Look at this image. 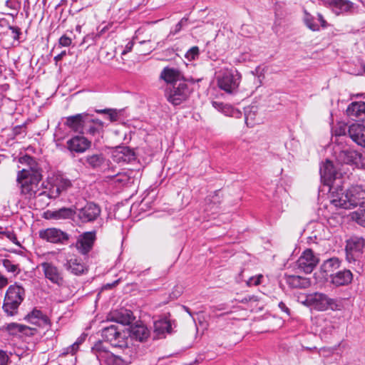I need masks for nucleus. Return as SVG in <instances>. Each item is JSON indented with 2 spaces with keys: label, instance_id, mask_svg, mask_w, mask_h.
I'll return each mask as SVG.
<instances>
[{
  "label": "nucleus",
  "instance_id": "obj_1",
  "mask_svg": "<svg viewBox=\"0 0 365 365\" xmlns=\"http://www.w3.org/2000/svg\"><path fill=\"white\" fill-rule=\"evenodd\" d=\"M20 163L28 165V168H23L17 174L21 195L26 199H31L40 191L39 182L42 178L41 170L34 158L31 156L25 155L20 159Z\"/></svg>",
  "mask_w": 365,
  "mask_h": 365
},
{
  "label": "nucleus",
  "instance_id": "obj_2",
  "mask_svg": "<svg viewBox=\"0 0 365 365\" xmlns=\"http://www.w3.org/2000/svg\"><path fill=\"white\" fill-rule=\"evenodd\" d=\"M330 202L336 207L343 209L365 207V186H351L346 192L341 188L331 191Z\"/></svg>",
  "mask_w": 365,
  "mask_h": 365
},
{
  "label": "nucleus",
  "instance_id": "obj_3",
  "mask_svg": "<svg viewBox=\"0 0 365 365\" xmlns=\"http://www.w3.org/2000/svg\"><path fill=\"white\" fill-rule=\"evenodd\" d=\"M24 297L25 289L22 286L16 283L10 285L5 294L3 309L9 316L16 314Z\"/></svg>",
  "mask_w": 365,
  "mask_h": 365
},
{
  "label": "nucleus",
  "instance_id": "obj_4",
  "mask_svg": "<svg viewBox=\"0 0 365 365\" xmlns=\"http://www.w3.org/2000/svg\"><path fill=\"white\" fill-rule=\"evenodd\" d=\"M91 352L95 355L97 365H127L131 362L136 356H130L131 359L127 360L115 355L108 351L102 341H98L91 349Z\"/></svg>",
  "mask_w": 365,
  "mask_h": 365
},
{
  "label": "nucleus",
  "instance_id": "obj_5",
  "mask_svg": "<svg viewBox=\"0 0 365 365\" xmlns=\"http://www.w3.org/2000/svg\"><path fill=\"white\" fill-rule=\"evenodd\" d=\"M302 304L311 307L318 311H326L329 309L334 311L341 309V303L336 299L329 297L321 292H314L305 296Z\"/></svg>",
  "mask_w": 365,
  "mask_h": 365
},
{
  "label": "nucleus",
  "instance_id": "obj_6",
  "mask_svg": "<svg viewBox=\"0 0 365 365\" xmlns=\"http://www.w3.org/2000/svg\"><path fill=\"white\" fill-rule=\"evenodd\" d=\"M101 336L114 347L126 348L128 346V338L126 332L119 330L118 327L115 324L103 327Z\"/></svg>",
  "mask_w": 365,
  "mask_h": 365
},
{
  "label": "nucleus",
  "instance_id": "obj_7",
  "mask_svg": "<svg viewBox=\"0 0 365 365\" xmlns=\"http://www.w3.org/2000/svg\"><path fill=\"white\" fill-rule=\"evenodd\" d=\"M73 187L71 181L63 176H56L51 184L49 191L42 192L39 194L40 197H46V200L44 205H49L51 199H56L60 195L66 193Z\"/></svg>",
  "mask_w": 365,
  "mask_h": 365
},
{
  "label": "nucleus",
  "instance_id": "obj_8",
  "mask_svg": "<svg viewBox=\"0 0 365 365\" xmlns=\"http://www.w3.org/2000/svg\"><path fill=\"white\" fill-rule=\"evenodd\" d=\"M190 93L187 83L180 81L166 89L165 97L168 102L174 106H178L188 98Z\"/></svg>",
  "mask_w": 365,
  "mask_h": 365
},
{
  "label": "nucleus",
  "instance_id": "obj_9",
  "mask_svg": "<svg viewBox=\"0 0 365 365\" xmlns=\"http://www.w3.org/2000/svg\"><path fill=\"white\" fill-rule=\"evenodd\" d=\"M241 75L237 71H225L217 78V85L221 90L227 93H234L237 91Z\"/></svg>",
  "mask_w": 365,
  "mask_h": 365
},
{
  "label": "nucleus",
  "instance_id": "obj_10",
  "mask_svg": "<svg viewBox=\"0 0 365 365\" xmlns=\"http://www.w3.org/2000/svg\"><path fill=\"white\" fill-rule=\"evenodd\" d=\"M362 153L353 149H344L336 152V160L340 164L354 165L358 168H365V165L361 162Z\"/></svg>",
  "mask_w": 365,
  "mask_h": 365
},
{
  "label": "nucleus",
  "instance_id": "obj_11",
  "mask_svg": "<svg viewBox=\"0 0 365 365\" xmlns=\"http://www.w3.org/2000/svg\"><path fill=\"white\" fill-rule=\"evenodd\" d=\"M39 237L52 243H67L69 240V235L65 232L57 228H48L40 230Z\"/></svg>",
  "mask_w": 365,
  "mask_h": 365
},
{
  "label": "nucleus",
  "instance_id": "obj_12",
  "mask_svg": "<svg viewBox=\"0 0 365 365\" xmlns=\"http://www.w3.org/2000/svg\"><path fill=\"white\" fill-rule=\"evenodd\" d=\"M40 266L43 269L45 277L51 283L58 286H61L63 284V274L57 267L48 262H42Z\"/></svg>",
  "mask_w": 365,
  "mask_h": 365
},
{
  "label": "nucleus",
  "instance_id": "obj_13",
  "mask_svg": "<svg viewBox=\"0 0 365 365\" xmlns=\"http://www.w3.org/2000/svg\"><path fill=\"white\" fill-rule=\"evenodd\" d=\"M64 268L75 275H81L88 272V266L81 257L71 256L63 263Z\"/></svg>",
  "mask_w": 365,
  "mask_h": 365
},
{
  "label": "nucleus",
  "instance_id": "obj_14",
  "mask_svg": "<svg viewBox=\"0 0 365 365\" xmlns=\"http://www.w3.org/2000/svg\"><path fill=\"white\" fill-rule=\"evenodd\" d=\"M308 229L312 230L311 235L307 237V242L318 244L328 237L327 229L324 225L319 222H311Z\"/></svg>",
  "mask_w": 365,
  "mask_h": 365
},
{
  "label": "nucleus",
  "instance_id": "obj_15",
  "mask_svg": "<svg viewBox=\"0 0 365 365\" xmlns=\"http://www.w3.org/2000/svg\"><path fill=\"white\" fill-rule=\"evenodd\" d=\"M96 232H85L77 237L74 247L78 251H91L93 250L96 241Z\"/></svg>",
  "mask_w": 365,
  "mask_h": 365
},
{
  "label": "nucleus",
  "instance_id": "obj_16",
  "mask_svg": "<svg viewBox=\"0 0 365 365\" xmlns=\"http://www.w3.org/2000/svg\"><path fill=\"white\" fill-rule=\"evenodd\" d=\"M319 262L314 252H302L297 261V267L304 273H311Z\"/></svg>",
  "mask_w": 365,
  "mask_h": 365
},
{
  "label": "nucleus",
  "instance_id": "obj_17",
  "mask_svg": "<svg viewBox=\"0 0 365 365\" xmlns=\"http://www.w3.org/2000/svg\"><path fill=\"white\" fill-rule=\"evenodd\" d=\"M91 145V141L83 135H76L66 142V148L71 153H82Z\"/></svg>",
  "mask_w": 365,
  "mask_h": 365
},
{
  "label": "nucleus",
  "instance_id": "obj_18",
  "mask_svg": "<svg viewBox=\"0 0 365 365\" xmlns=\"http://www.w3.org/2000/svg\"><path fill=\"white\" fill-rule=\"evenodd\" d=\"M101 214V208L93 202H88L86 205L78 210V217L82 222H93L97 219Z\"/></svg>",
  "mask_w": 365,
  "mask_h": 365
},
{
  "label": "nucleus",
  "instance_id": "obj_19",
  "mask_svg": "<svg viewBox=\"0 0 365 365\" xmlns=\"http://www.w3.org/2000/svg\"><path fill=\"white\" fill-rule=\"evenodd\" d=\"M348 135L358 146L365 148V125L352 123L348 127Z\"/></svg>",
  "mask_w": 365,
  "mask_h": 365
},
{
  "label": "nucleus",
  "instance_id": "obj_20",
  "mask_svg": "<svg viewBox=\"0 0 365 365\" xmlns=\"http://www.w3.org/2000/svg\"><path fill=\"white\" fill-rule=\"evenodd\" d=\"M88 113H83L66 118L64 124L76 133H82L84 125L88 122Z\"/></svg>",
  "mask_w": 365,
  "mask_h": 365
},
{
  "label": "nucleus",
  "instance_id": "obj_21",
  "mask_svg": "<svg viewBox=\"0 0 365 365\" xmlns=\"http://www.w3.org/2000/svg\"><path fill=\"white\" fill-rule=\"evenodd\" d=\"M333 11L336 14H354L357 11L358 6L349 0H330Z\"/></svg>",
  "mask_w": 365,
  "mask_h": 365
},
{
  "label": "nucleus",
  "instance_id": "obj_22",
  "mask_svg": "<svg viewBox=\"0 0 365 365\" xmlns=\"http://www.w3.org/2000/svg\"><path fill=\"white\" fill-rule=\"evenodd\" d=\"M320 175L325 185L330 186V190H332L333 187L331 183L335 180L337 175L336 170L334 167L333 163L327 160L325 163L320 167Z\"/></svg>",
  "mask_w": 365,
  "mask_h": 365
},
{
  "label": "nucleus",
  "instance_id": "obj_23",
  "mask_svg": "<svg viewBox=\"0 0 365 365\" xmlns=\"http://www.w3.org/2000/svg\"><path fill=\"white\" fill-rule=\"evenodd\" d=\"M112 158L118 163H128L135 160V154L129 147H119L113 153Z\"/></svg>",
  "mask_w": 365,
  "mask_h": 365
},
{
  "label": "nucleus",
  "instance_id": "obj_24",
  "mask_svg": "<svg viewBox=\"0 0 365 365\" xmlns=\"http://www.w3.org/2000/svg\"><path fill=\"white\" fill-rule=\"evenodd\" d=\"M347 115L354 120H365V102H352L346 109Z\"/></svg>",
  "mask_w": 365,
  "mask_h": 365
},
{
  "label": "nucleus",
  "instance_id": "obj_25",
  "mask_svg": "<svg viewBox=\"0 0 365 365\" xmlns=\"http://www.w3.org/2000/svg\"><path fill=\"white\" fill-rule=\"evenodd\" d=\"M127 336H129L131 339H134L138 341H144L150 336V331L148 327L143 324H135L131 326Z\"/></svg>",
  "mask_w": 365,
  "mask_h": 365
},
{
  "label": "nucleus",
  "instance_id": "obj_26",
  "mask_svg": "<svg viewBox=\"0 0 365 365\" xmlns=\"http://www.w3.org/2000/svg\"><path fill=\"white\" fill-rule=\"evenodd\" d=\"M331 282L336 287L345 286L351 282L352 273L349 269H344L331 274Z\"/></svg>",
  "mask_w": 365,
  "mask_h": 365
},
{
  "label": "nucleus",
  "instance_id": "obj_27",
  "mask_svg": "<svg viewBox=\"0 0 365 365\" xmlns=\"http://www.w3.org/2000/svg\"><path fill=\"white\" fill-rule=\"evenodd\" d=\"M26 319L31 324H36L38 327H45L50 324L48 317L44 314L41 311L34 309L32 312L29 313Z\"/></svg>",
  "mask_w": 365,
  "mask_h": 365
},
{
  "label": "nucleus",
  "instance_id": "obj_28",
  "mask_svg": "<svg viewBox=\"0 0 365 365\" xmlns=\"http://www.w3.org/2000/svg\"><path fill=\"white\" fill-rule=\"evenodd\" d=\"M285 281L289 287L293 289H307L311 285L309 278L298 275H287L285 277Z\"/></svg>",
  "mask_w": 365,
  "mask_h": 365
},
{
  "label": "nucleus",
  "instance_id": "obj_29",
  "mask_svg": "<svg viewBox=\"0 0 365 365\" xmlns=\"http://www.w3.org/2000/svg\"><path fill=\"white\" fill-rule=\"evenodd\" d=\"M76 215V211L72 207H61L54 211H48L46 218L53 220L72 219Z\"/></svg>",
  "mask_w": 365,
  "mask_h": 365
},
{
  "label": "nucleus",
  "instance_id": "obj_30",
  "mask_svg": "<svg viewBox=\"0 0 365 365\" xmlns=\"http://www.w3.org/2000/svg\"><path fill=\"white\" fill-rule=\"evenodd\" d=\"M103 123L99 119L91 118L90 115H88V122L85 123L84 128L81 134H87L95 135L100 133L103 130Z\"/></svg>",
  "mask_w": 365,
  "mask_h": 365
},
{
  "label": "nucleus",
  "instance_id": "obj_31",
  "mask_svg": "<svg viewBox=\"0 0 365 365\" xmlns=\"http://www.w3.org/2000/svg\"><path fill=\"white\" fill-rule=\"evenodd\" d=\"M160 78L167 83L173 86L180 81L181 73L177 68L165 67L160 73Z\"/></svg>",
  "mask_w": 365,
  "mask_h": 365
},
{
  "label": "nucleus",
  "instance_id": "obj_32",
  "mask_svg": "<svg viewBox=\"0 0 365 365\" xmlns=\"http://www.w3.org/2000/svg\"><path fill=\"white\" fill-rule=\"evenodd\" d=\"M80 161L84 165H88L89 167L95 169L101 167L104 161L105 158L103 153H95L88 155L83 158H81Z\"/></svg>",
  "mask_w": 365,
  "mask_h": 365
},
{
  "label": "nucleus",
  "instance_id": "obj_33",
  "mask_svg": "<svg viewBox=\"0 0 365 365\" xmlns=\"http://www.w3.org/2000/svg\"><path fill=\"white\" fill-rule=\"evenodd\" d=\"M171 331L172 324L168 319L163 318L154 322V331L158 336H163L165 333H170Z\"/></svg>",
  "mask_w": 365,
  "mask_h": 365
},
{
  "label": "nucleus",
  "instance_id": "obj_34",
  "mask_svg": "<svg viewBox=\"0 0 365 365\" xmlns=\"http://www.w3.org/2000/svg\"><path fill=\"white\" fill-rule=\"evenodd\" d=\"M346 242L345 251H362L365 249V240L362 237H352Z\"/></svg>",
  "mask_w": 365,
  "mask_h": 365
},
{
  "label": "nucleus",
  "instance_id": "obj_35",
  "mask_svg": "<svg viewBox=\"0 0 365 365\" xmlns=\"http://www.w3.org/2000/svg\"><path fill=\"white\" fill-rule=\"evenodd\" d=\"M132 319L131 312H128L127 310L124 311H115L111 314V320L115 321L118 324H128L130 323Z\"/></svg>",
  "mask_w": 365,
  "mask_h": 365
},
{
  "label": "nucleus",
  "instance_id": "obj_36",
  "mask_svg": "<svg viewBox=\"0 0 365 365\" xmlns=\"http://www.w3.org/2000/svg\"><path fill=\"white\" fill-rule=\"evenodd\" d=\"M339 266L340 262L339 259L336 257H332L324 262L321 267V269L325 273H329L339 268Z\"/></svg>",
  "mask_w": 365,
  "mask_h": 365
},
{
  "label": "nucleus",
  "instance_id": "obj_37",
  "mask_svg": "<svg viewBox=\"0 0 365 365\" xmlns=\"http://www.w3.org/2000/svg\"><path fill=\"white\" fill-rule=\"evenodd\" d=\"M304 22L305 25L311 30L315 31L319 30V25L315 22V19L307 11L304 14Z\"/></svg>",
  "mask_w": 365,
  "mask_h": 365
},
{
  "label": "nucleus",
  "instance_id": "obj_38",
  "mask_svg": "<svg viewBox=\"0 0 365 365\" xmlns=\"http://www.w3.org/2000/svg\"><path fill=\"white\" fill-rule=\"evenodd\" d=\"M212 106L215 108H216L218 110L222 111L223 113H225L226 115H232L234 113V108L228 105L225 104L221 102L217 101H212Z\"/></svg>",
  "mask_w": 365,
  "mask_h": 365
},
{
  "label": "nucleus",
  "instance_id": "obj_39",
  "mask_svg": "<svg viewBox=\"0 0 365 365\" xmlns=\"http://www.w3.org/2000/svg\"><path fill=\"white\" fill-rule=\"evenodd\" d=\"M96 112L99 114H107L108 115L109 120L111 122L117 121L118 120V112L116 109H96Z\"/></svg>",
  "mask_w": 365,
  "mask_h": 365
},
{
  "label": "nucleus",
  "instance_id": "obj_40",
  "mask_svg": "<svg viewBox=\"0 0 365 365\" xmlns=\"http://www.w3.org/2000/svg\"><path fill=\"white\" fill-rule=\"evenodd\" d=\"M22 325L17 323H9L6 325V329L11 335L19 336L20 337L22 331Z\"/></svg>",
  "mask_w": 365,
  "mask_h": 365
},
{
  "label": "nucleus",
  "instance_id": "obj_41",
  "mask_svg": "<svg viewBox=\"0 0 365 365\" xmlns=\"http://www.w3.org/2000/svg\"><path fill=\"white\" fill-rule=\"evenodd\" d=\"M351 217L359 225L365 227V210H361L353 212Z\"/></svg>",
  "mask_w": 365,
  "mask_h": 365
},
{
  "label": "nucleus",
  "instance_id": "obj_42",
  "mask_svg": "<svg viewBox=\"0 0 365 365\" xmlns=\"http://www.w3.org/2000/svg\"><path fill=\"white\" fill-rule=\"evenodd\" d=\"M239 277H240L241 280H243L242 273H240ZM262 278V275L259 274L257 276L250 277L247 280L244 279V281L246 282V284L248 287L257 286L261 283Z\"/></svg>",
  "mask_w": 365,
  "mask_h": 365
},
{
  "label": "nucleus",
  "instance_id": "obj_43",
  "mask_svg": "<svg viewBox=\"0 0 365 365\" xmlns=\"http://www.w3.org/2000/svg\"><path fill=\"white\" fill-rule=\"evenodd\" d=\"M4 267L6 269L12 273H19V268L18 264H13L9 259H5L2 261Z\"/></svg>",
  "mask_w": 365,
  "mask_h": 365
},
{
  "label": "nucleus",
  "instance_id": "obj_44",
  "mask_svg": "<svg viewBox=\"0 0 365 365\" xmlns=\"http://www.w3.org/2000/svg\"><path fill=\"white\" fill-rule=\"evenodd\" d=\"M199 56V48L197 46H192L185 53V58L189 61L195 60Z\"/></svg>",
  "mask_w": 365,
  "mask_h": 365
},
{
  "label": "nucleus",
  "instance_id": "obj_45",
  "mask_svg": "<svg viewBox=\"0 0 365 365\" xmlns=\"http://www.w3.org/2000/svg\"><path fill=\"white\" fill-rule=\"evenodd\" d=\"M37 332V329L35 328H31L26 325H22V331L21 333L20 337L23 336H32L35 335Z\"/></svg>",
  "mask_w": 365,
  "mask_h": 365
},
{
  "label": "nucleus",
  "instance_id": "obj_46",
  "mask_svg": "<svg viewBox=\"0 0 365 365\" xmlns=\"http://www.w3.org/2000/svg\"><path fill=\"white\" fill-rule=\"evenodd\" d=\"M59 45L61 46H69L72 43V39L66 35H63L58 41Z\"/></svg>",
  "mask_w": 365,
  "mask_h": 365
},
{
  "label": "nucleus",
  "instance_id": "obj_47",
  "mask_svg": "<svg viewBox=\"0 0 365 365\" xmlns=\"http://www.w3.org/2000/svg\"><path fill=\"white\" fill-rule=\"evenodd\" d=\"M187 19L186 18H182L175 26V29L172 31H170V34H172L173 35H175L177 33H178L181 29H182V27L185 25V24L187 22Z\"/></svg>",
  "mask_w": 365,
  "mask_h": 365
},
{
  "label": "nucleus",
  "instance_id": "obj_48",
  "mask_svg": "<svg viewBox=\"0 0 365 365\" xmlns=\"http://www.w3.org/2000/svg\"><path fill=\"white\" fill-rule=\"evenodd\" d=\"M9 29L11 31L13 38L14 40H19V35L21 34L20 29L19 27L9 26Z\"/></svg>",
  "mask_w": 365,
  "mask_h": 365
},
{
  "label": "nucleus",
  "instance_id": "obj_49",
  "mask_svg": "<svg viewBox=\"0 0 365 365\" xmlns=\"http://www.w3.org/2000/svg\"><path fill=\"white\" fill-rule=\"evenodd\" d=\"M9 356L6 353L0 349V365H7Z\"/></svg>",
  "mask_w": 365,
  "mask_h": 365
},
{
  "label": "nucleus",
  "instance_id": "obj_50",
  "mask_svg": "<svg viewBox=\"0 0 365 365\" xmlns=\"http://www.w3.org/2000/svg\"><path fill=\"white\" fill-rule=\"evenodd\" d=\"M78 348V344L77 343H74L73 344L67 348L66 354L71 353L73 354L77 351Z\"/></svg>",
  "mask_w": 365,
  "mask_h": 365
},
{
  "label": "nucleus",
  "instance_id": "obj_51",
  "mask_svg": "<svg viewBox=\"0 0 365 365\" xmlns=\"http://www.w3.org/2000/svg\"><path fill=\"white\" fill-rule=\"evenodd\" d=\"M45 192L44 190H41L37 192V194H36V196L35 197L36 198V201L37 202H41V206H47L48 205H44V202L46 200V197H40L39 196V194H41V192Z\"/></svg>",
  "mask_w": 365,
  "mask_h": 365
},
{
  "label": "nucleus",
  "instance_id": "obj_52",
  "mask_svg": "<svg viewBox=\"0 0 365 365\" xmlns=\"http://www.w3.org/2000/svg\"><path fill=\"white\" fill-rule=\"evenodd\" d=\"M278 307L282 312H285L287 315L290 314L289 309L286 306V304L284 302H280L278 304Z\"/></svg>",
  "mask_w": 365,
  "mask_h": 365
},
{
  "label": "nucleus",
  "instance_id": "obj_53",
  "mask_svg": "<svg viewBox=\"0 0 365 365\" xmlns=\"http://www.w3.org/2000/svg\"><path fill=\"white\" fill-rule=\"evenodd\" d=\"M2 235H5L7 238H9L10 240H11L13 242H14V240H16L14 235L9 231H5V232H2Z\"/></svg>",
  "mask_w": 365,
  "mask_h": 365
},
{
  "label": "nucleus",
  "instance_id": "obj_54",
  "mask_svg": "<svg viewBox=\"0 0 365 365\" xmlns=\"http://www.w3.org/2000/svg\"><path fill=\"white\" fill-rule=\"evenodd\" d=\"M317 17H318V21L320 22L321 24V26L323 27V28H326L327 26V21L324 20L323 16L321 14H317Z\"/></svg>",
  "mask_w": 365,
  "mask_h": 365
},
{
  "label": "nucleus",
  "instance_id": "obj_55",
  "mask_svg": "<svg viewBox=\"0 0 365 365\" xmlns=\"http://www.w3.org/2000/svg\"><path fill=\"white\" fill-rule=\"evenodd\" d=\"M66 55V51H63L59 54L56 56L54 57V58H53V60L55 61L56 63H57L59 61H61L63 58V56H65Z\"/></svg>",
  "mask_w": 365,
  "mask_h": 365
},
{
  "label": "nucleus",
  "instance_id": "obj_56",
  "mask_svg": "<svg viewBox=\"0 0 365 365\" xmlns=\"http://www.w3.org/2000/svg\"><path fill=\"white\" fill-rule=\"evenodd\" d=\"M346 259L349 263H351V262L356 261V259L353 255V252H346Z\"/></svg>",
  "mask_w": 365,
  "mask_h": 365
},
{
  "label": "nucleus",
  "instance_id": "obj_57",
  "mask_svg": "<svg viewBox=\"0 0 365 365\" xmlns=\"http://www.w3.org/2000/svg\"><path fill=\"white\" fill-rule=\"evenodd\" d=\"M8 284L7 279L0 273V288L6 286Z\"/></svg>",
  "mask_w": 365,
  "mask_h": 365
},
{
  "label": "nucleus",
  "instance_id": "obj_58",
  "mask_svg": "<svg viewBox=\"0 0 365 365\" xmlns=\"http://www.w3.org/2000/svg\"><path fill=\"white\" fill-rule=\"evenodd\" d=\"M133 43L132 42H129L126 46H125V49L123 51L122 54H125L126 53H128V51H130L131 49H132V47H133Z\"/></svg>",
  "mask_w": 365,
  "mask_h": 365
},
{
  "label": "nucleus",
  "instance_id": "obj_59",
  "mask_svg": "<svg viewBox=\"0 0 365 365\" xmlns=\"http://www.w3.org/2000/svg\"><path fill=\"white\" fill-rule=\"evenodd\" d=\"M336 134L338 135H346L345 128L343 129L340 127L339 130H336Z\"/></svg>",
  "mask_w": 365,
  "mask_h": 365
},
{
  "label": "nucleus",
  "instance_id": "obj_60",
  "mask_svg": "<svg viewBox=\"0 0 365 365\" xmlns=\"http://www.w3.org/2000/svg\"><path fill=\"white\" fill-rule=\"evenodd\" d=\"M249 118H252L251 111L248 112L247 110H245V120H246V122L248 120Z\"/></svg>",
  "mask_w": 365,
  "mask_h": 365
},
{
  "label": "nucleus",
  "instance_id": "obj_61",
  "mask_svg": "<svg viewBox=\"0 0 365 365\" xmlns=\"http://www.w3.org/2000/svg\"><path fill=\"white\" fill-rule=\"evenodd\" d=\"M313 249H314L313 247H307V248H304V251H307V252L313 251Z\"/></svg>",
  "mask_w": 365,
  "mask_h": 365
},
{
  "label": "nucleus",
  "instance_id": "obj_62",
  "mask_svg": "<svg viewBox=\"0 0 365 365\" xmlns=\"http://www.w3.org/2000/svg\"><path fill=\"white\" fill-rule=\"evenodd\" d=\"M183 308L186 310V312L189 314H191L190 310L188 308H187L186 307H183Z\"/></svg>",
  "mask_w": 365,
  "mask_h": 365
},
{
  "label": "nucleus",
  "instance_id": "obj_63",
  "mask_svg": "<svg viewBox=\"0 0 365 365\" xmlns=\"http://www.w3.org/2000/svg\"><path fill=\"white\" fill-rule=\"evenodd\" d=\"M6 6H9L10 5L9 1H6Z\"/></svg>",
  "mask_w": 365,
  "mask_h": 365
},
{
  "label": "nucleus",
  "instance_id": "obj_64",
  "mask_svg": "<svg viewBox=\"0 0 365 365\" xmlns=\"http://www.w3.org/2000/svg\"><path fill=\"white\" fill-rule=\"evenodd\" d=\"M363 71L365 72V67L364 66L363 67Z\"/></svg>",
  "mask_w": 365,
  "mask_h": 365
}]
</instances>
